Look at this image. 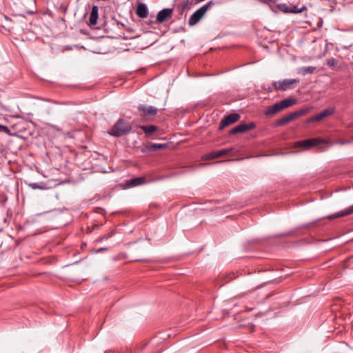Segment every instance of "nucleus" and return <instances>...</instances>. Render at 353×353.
Returning <instances> with one entry per match:
<instances>
[{
	"label": "nucleus",
	"mask_w": 353,
	"mask_h": 353,
	"mask_svg": "<svg viewBox=\"0 0 353 353\" xmlns=\"http://www.w3.org/2000/svg\"><path fill=\"white\" fill-rule=\"evenodd\" d=\"M173 10L172 8H164L159 11L157 16V23H162L166 19L171 17Z\"/></svg>",
	"instance_id": "12"
},
{
	"label": "nucleus",
	"mask_w": 353,
	"mask_h": 353,
	"mask_svg": "<svg viewBox=\"0 0 353 353\" xmlns=\"http://www.w3.org/2000/svg\"><path fill=\"white\" fill-rule=\"evenodd\" d=\"M325 139L321 137H316L313 139H308L305 140L299 141L294 143V148H304L305 150H309L321 143H325Z\"/></svg>",
	"instance_id": "6"
},
{
	"label": "nucleus",
	"mask_w": 353,
	"mask_h": 353,
	"mask_svg": "<svg viewBox=\"0 0 353 353\" xmlns=\"http://www.w3.org/2000/svg\"><path fill=\"white\" fill-rule=\"evenodd\" d=\"M152 151H157L158 150L163 149L167 147V143H151Z\"/></svg>",
	"instance_id": "21"
},
{
	"label": "nucleus",
	"mask_w": 353,
	"mask_h": 353,
	"mask_svg": "<svg viewBox=\"0 0 353 353\" xmlns=\"http://www.w3.org/2000/svg\"><path fill=\"white\" fill-rule=\"evenodd\" d=\"M0 132H4L7 134H10V130L6 125L0 124Z\"/></svg>",
	"instance_id": "25"
},
{
	"label": "nucleus",
	"mask_w": 353,
	"mask_h": 353,
	"mask_svg": "<svg viewBox=\"0 0 353 353\" xmlns=\"http://www.w3.org/2000/svg\"><path fill=\"white\" fill-rule=\"evenodd\" d=\"M305 10H306L305 6H303L302 8H299L296 6H290V13H294V14L301 13Z\"/></svg>",
	"instance_id": "18"
},
{
	"label": "nucleus",
	"mask_w": 353,
	"mask_h": 353,
	"mask_svg": "<svg viewBox=\"0 0 353 353\" xmlns=\"http://www.w3.org/2000/svg\"><path fill=\"white\" fill-rule=\"evenodd\" d=\"M240 118L241 116L238 113H232L224 117L220 122L219 130H223L225 127L233 124L234 123L238 121Z\"/></svg>",
	"instance_id": "9"
},
{
	"label": "nucleus",
	"mask_w": 353,
	"mask_h": 353,
	"mask_svg": "<svg viewBox=\"0 0 353 353\" xmlns=\"http://www.w3.org/2000/svg\"><path fill=\"white\" fill-rule=\"evenodd\" d=\"M98 11L99 8L97 6H93L92 7L91 13L89 19L90 26H94L97 24L99 17Z\"/></svg>",
	"instance_id": "14"
},
{
	"label": "nucleus",
	"mask_w": 353,
	"mask_h": 353,
	"mask_svg": "<svg viewBox=\"0 0 353 353\" xmlns=\"http://www.w3.org/2000/svg\"><path fill=\"white\" fill-rule=\"evenodd\" d=\"M312 110V108L310 107H305L301 108L296 111H294L293 112L289 113L281 118L279 119L276 121V125L277 126H282L292 121L305 115L306 114L309 113L310 110Z\"/></svg>",
	"instance_id": "3"
},
{
	"label": "nucleus",
	"mask_w": 353,
	"mask_h": 353,
	"mask_svg": "<svg viewBox=\"0 0 353 353\" xmlns=\"http://www.w3.org/2000/svg\"><path fill=\"white\" fill-rule=\"evenodd\" d=\"M145 182V179L144 177H137L127 181L126 184L131 188L143 184Z\"/></svg>",
	"instance_id": "16"
},
{
	"label": "nucleus",
	"mask_w": 353,
	"mask_h": 353,
	"mask_svg": "<svg viewBox=\"0 0 353 353\" xmlns=\"http://www.w3.org/2000/svg\"><path fill=\"white\" fill-rule=\"evenodd\" d=\"M107 250V248H100V249L97 250H96V252H97V253H99V252H101L104 251V250Z\"/></svg>",
	"instance_id": "27"
},
{
	"label": "nucleus",
	"mask_w": 353,
	"mask_h": 353,
	"mask_svg": "<svg viewBox=\"0 0 353 353\" xmlns=\"http://www.w3.org/2000/svg\"><path fill=\"white\" fill-rule=\"evenodd\" d=\"M232 148H225L220 150L212 151L205 155V159L211 160L219 158L221 157L228 154L232 152Z\"/></svg>",
	"instance_id": "11"
},
{
	"label": "nucleus",
	"mask_w": 353,
	"mask_h": 353,
	"mask_svg": "<svg viewBox=\"0 0 353 353\" xmlns=\"http://www.w3.org/2000/svg\"><path fill=\"white\" fill-rule=\"evenodd\" d=\"M215 3L213 1H210L206 4L201 6L199 9L195 11L190 17L188 23L190 26H194L196 24L201 18L205 15L206 12L210 9Z\"/></svg>",
	"instance_id": "4"
},
{
	"label": "nucleus",
	"mask_w": 353,
	"mask_h": 353,
	"mask_svg": "<svg viewBox=\"0 0 353 353\" xmlns=\"http://www.w3.org/2000/svg\"><path fill=\"white\" fill-rule=\"evenodd\" d=\"M326 64L329 66V67H335L338 64V61L336 59L334 58H331V59H328L326 60Z\"/></svg>",
	"instance_id": "24"
},
{
	"label": "nucleus",
	"mask_w": 353,
	"mask_h": 353,
	"mask_svg": "<svg viewBox=\"0 0 353 353\" xmlns=\"http://www.w3.org/2000/svg\"><path fill=\"white\" fill-rule=\"evenodd\" d=\"M296 102L297 100L296 99L288 98L283 99L273 104L272 105L268 107L266 110L265 111V114L267 117L272 116L284 109H286L289 107L294 105V104L296 103Z\"/></svg>",
	"instance_id": "2"
},
{
	"label": "nucleus",
	"mask_w": 353,
	"mask_h": 353,
	"mask_svg": "<svg viewBox=\"0 0 353 353\" xmlns=\"http://www.w3.org/2000/svg\"><path fill=\"white\" fill-rule=\"evenodd\" d=\"M150 146H151V143L143 144L140 147L141 151L143 153H148V152H153L152 148Z\"/></svg>",
	"instance_id": "19"
},
{
	"label": "nucleus",
	"mask_w": 353,
	"mask_h": 353,
	"mask_svg": "<svg viewBox=\"0 0 353 353\" xmlns=\"http://www.w3.org/2000/svg\"><path fill=\"white\" fill-rule=\"evenodd\" d=\"M136 14L141 19L146 18L148 16V10L145 4L143 3H139L136 9Z\"/></svg>",
	"instance_id": "13"
},
{
	"label": "nucleus",
	"mask_w": 353,
	"mask_h": 353,
	"mask_svg": "<svg viewBox=\"0 0 353 353\" xmlns=\"http://www.w3.org/2000/svg\"><path fill=\"white\" fill-rule=\"evenodd\" d=\"M114 235V232L112 231L108 232L107 234L104 235L102 238H101V240L103 239H108L109 238H110L111 236H112Z\"/></svg>",
	"instance_id": "26"
},
{
	"label": "nucleus",
	"mask_w": 353,
	"mask_h": 353,
	"mask_svg": "<svg viewBox=\"0 0 353 353\" xmlns=\"http://www.w3.org/2000/svg\"><path fill=\"white\" fill-rule=\"evenodd\" d=\"M132 130V123L124 119L120 118L108 131V133L114 137H121L130 134Z\"/></svg>",
	"instance_id": "1"
},
{
	"label": "nucleus",
	"mask_w": 353,
	"mask_h": 353,
	"mask_svg": "<svg viewBox=\"0 0 353 353\" xmlns=\"http://www.w3.org/2000/svg\"><path fill=\"white\" fill-rule=\"evenodd\" d=\"M315 70L316 68L313 66L304 67L301 68V73L303 74H312L315 71Z\"/></svg>",
	"instance_id": "22"
},
{
	"label": "nucleus",
	"mask_w": 353,
	"mask_h": 353,
	"mask_svg": "<svg viewBox=\"0 0 353 353\" xmlns=\"http://www.w3.org/2000/svg\"><path fill=\"white\" fill-rule=\"evenodd\" d=\"M28 186L33 190H37V189L43 190V189H45V187L43 184H39V183H30L28 184Z\"/></svg>",
	"instance_id": "23"
},
{
	"label": "nucleus",
	"mask_w": 353,
	"mask_h": 353,
	"mask_svg": "<svg viewBox=\"0 0 353 353\" xmlns=\"http://www.w3.org/2000/svg\"><path fill=\"white\" fill-rule=\"evenodd\" d=\"M335 112V108H329L327 109L323 110L320 113L311 117L310 118L305 120V123H309L312 122H319L325 118H327L331 115H332Z\"/></svg>",
	"instance_id": "8"
},
{
	"label": "nucleus",
	"mask_w": 353,
	"mask_h": 353,
	"mask_svg": "<svg viewBox=\"0 0 353 353\" xmlns=\"http://www.w3.org/2000/svg\"><path fill=\"white\" fill-rule=\"evenodd\" d=\"M299 82L300 80L299 79H283L282 81H274L272 85L276 91H286L294 89Z\"/></svg>",
	"instance_id": "5"
},
{
	"label": "nucleus",
	"mask_w": 353,
	"mask_h": 353,
	"mask_svg": "<svg viewBox=\"0 0 353 353\" xmlns=\"http://www.w3.org/2000/svg\"><path fill=\"white\" fill-rule=\"evenodd\" d=\"M137 108L139 116L145 119H148L150 117H154L158 113L157 108L150 105H140Z\"/></svg>",
	"instance_id": "7"
},
{
	"label": "nucleus",
	"mask_w": 353,
	"mask_h": 353,
	"mask_svg": "<svg viewBox=\"0 0 353 353\" xmlns=\"http://www.w3.org/2000/svg\"><path fill=\"white\" fill-rule=\"evenodd\" d=\"M139 128L145 132L147 136L151 135L153 132L158 130V127L153 125H141Z\"/></svg>",
	"instance_id": "17"
},
{
	"label": "nucleus",
	"mask_w": 353,
	"mask_h": 353,
	"mask_svg": "<svg viewBox=\"0 0 353 353\" xmlns=\"http://www.w3.org/2000/svg\"><path fill=\"white\" fill-rule=\"evenodd\" d=\"M278 8L284 13H290V6L286 3L279 4Z\"/></svg>",
	"instance_id": "20"
},
{
	"label": "nucleus",
	"mask_w": 353,
	"mask_h": 353,
	"mask_svg": "<svg viewBox=\"0 0 353 353\" xmlns=\"http://www.w3.org/2000/svg\"><path fill=\"white\" fill-rule=\"evenodd\" d=\"M256 128V125L254 122H250L248 123H240L238 125L233 128L230 131V134H236L238 133H244L249 130H253Z\"/></svg>",
	"instance_id": "10"
},
{
	"label": "nucleus",
	"mask_w": 353,
	"mask_h": 353,
	"mask_svg": "<svg viewBox=\"0 0 353 353\" xmlns=\"http://www.w3.org/2000/svg\"><path fill=\"white\" fill-rule=\"evenodd\" d=\"M353 212V206H350L347 209L344 211L336 212L332 215L328 216L329 219H334L340 218L346 215L351 214Z\"/></svg>",
	"instance_id": "15"
}]
</instances>
